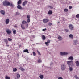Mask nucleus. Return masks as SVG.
Here are the masks:
<instances>
[{
    "label": "nucleus",
    "instance_id": "nucleus-55",
    "mask_svg": "<svg viewBox=\"0 0 79 79\" xmlns=\"http://www.w3.org/2000/svg\"><path fill=\"white\" fill-rule=\"evenodd\" d=\"M36 44H38V43H36Z\"/></svg>",
    "mask_w": 79,
    "mask_h": 79
},
{
    "label": "nucleus",
    "instance_id": "nucleus-1",
    "mask_svg": "<svg viewBox=\"0 0 79 79\" xmlns=\"http://www.w3.org/2000/svg\"><path fill=\"white\" fill-rule=\"evenodd\" d=\"M2 3L3 5L5 6H12V7H14V5L12 3H10L7 0L4 1Z\"/></svg>",
    "mask_w": 79,
    "mask_h": 79
},
{
    "label": "nucleus",
    "instance_id": "nucleus-21",
    "mask_svg": "<svg viewBox=\"0 0 79 79\" xmlns=\"http://www.w3.org/2000/svg\"><path fill=\"white\" fill-rule=\"evenodd\" d=\"M69 60H73V56H70L68 58Z\"/></svg>",
    "mask_w": 79,
    "mask_h": 79
},
{
    "label": "nucleus",
    "instance_id": "nucleus-38",
    "mask_svg": "<svg viewBox=\"0 0 79 79\" xmlns=\"http://www.w3.org/2000/svg\"><path fill=\"white\" fill-rule=\"evenodd\" d=\"M32 53L33 56H35V55H36V53H35V52H33Z\"/></svg>",
    "mask_w": 79,
    "mask_h": 79
},
{
    "label": "nucleus",
    "instance_id": "nucleus-20",
    "mask_svg": "<svg viewBox=\"0 0 79 79\" xmlns=\"http://www.w3.org/2000/svg\"><path fill=\"white\" fill-rule=\"evenodd\" d=\"M39 77L41 79H42L44 78V76H43V75L41 74L40 75Z\"/></svg>",
    "mask_w": 79,
    "mask_h": 79
},
{
    "label": "nucleus",
    "instance_id": "nucleus-22",
    "mask_svg": "<svg viewBox=\"0 0 79 79\" xmlns=\"http://www.w3.org/2000/svg\"><path fill=\"white\" fill-rule=\"evenodd\" d=\"M46 39V37H45V36L44 35H42V39L43 40H45V39Z\"/></svg>",
    "mask_w": 79,
    "mask_h": 79
},
{
    "label": "nucleus",
    "instance_id": "nucleus-27",
    "mask_svg": "<svg viewBox=\"0 0 79 79\" xmlns=\"http://www.w3.org/2000/svg\"><path fill=\"white\" fill-rule=\"evenodd\" d=\"M13 71L14 72H16L17 71V69L16 68H14L13 69Z\"/></svg>",
    "mask_w": 79,
    "mask_h": 79
},
{
    "label": "nucleus",
    "instance_id": "nucleus-23",
    "mask_svg": "<svg viewBox=\"0 0 79 79\" xmlns=\"http://www.w3.org/2000/svg\"><path fill=\"white\" fill-rule=\"evenodd\" d=\"M52 13L53 12L52 11L49 10L48 13V15H52Z\"/></svg>",
    "mask_w": 79,
    "mask_h": 79
},
{
    "label": "nucleus",
    "instance_id": "nucleus-14",
    "mask_svg": "<svg viewBox=\"0 0 79 79\" xmlns=\"http://www.w3.org/2000/svg\"><path fill=\"white\" fill-rule=\"evenodd\" d=\"M9 22H10V20H9V19H7L6 20V24H8L9 23Z\"/></svg>",
    "mask_w": 79,
    "mask_h": 79
},
{
    "label": "nucleus",
    "instance_id": "nucleus-48",
    "mask_svg": "<svg viewBox=\"0 0 79 79\" xmlns=\"http://www.w3.org/2000/svg\"><path fill=\"white\" fill-rule=\"evenodd\" d=\"M53 64V62H51L50 63V66H52V64Z\"/></svg>",
    "mask_w": 79,
    "mask_h": 79
},
{
    "label": "nucleus",
    "instance_id": "nucleus-34",
    "mask_svg": "<svg viewBox=\"0 0 79 79\" xmlns=\"http://www.w3.org/2000/svg\"><path fill=\"white\" fill-rule=\"evenodd\" d=\"M5 79H10V78L8 76H6L5 77Z\"/></svg>",
    "mask_w": 79,
    "mask_h": 79
},
{
    "label": "nucleus",
    "instance_id": "nucleus-19",
    "mask_svg": "<svg viewBox=\"0 0 79 79\" xmlns=\"http://www.w3.org/2000/svg\"><path fill=\"white\" fill-rule=\"evenodd\" d=\"M77 41L75 40L74 41V43L73 44V45H77Z\"/></svg>",
    "mask_w": 79,
    "mask_h": 79
},
{
    "label": "nucleus",
    "instance_id": "nucleus-6",
    "mask_svg": "<svg viewBox=\"0 0 79 79\" xmlns=\"http://www.w3.org/2000/svg\"><path fill=\"white\" fill-rule=\"evenodd\" d=\"M6 32L7 34H10H10H11V31L9 29H7L6 31Z\"/></svg>",
    "mask_w": 79,
    "mask_h": 79
},
{
    "label": "nucleus",
    "instance_id": "nucleus-49",
    "mask_svg": "<svg viewBox=\"0 0 79 79\" xmlns=\"http://www.w3.org/2000/svg\"><path fill=\"white\" fill-rule=\"evenodd\" d=\"M58 79H63L62 77H59L58 78Z\"/></svg>",
    "mask_w": 79,
    "mask_h": 79
},
{
    "label": "nucleus",
    "instance_id": "nucleus-24",
    "mask_svg": "<svg viewBox=\"0 0 79 79\" xmlns=\"http://www.w3.org/2000/svg\"><path fill=\"white\" fill-rule=\"evenodd\" d=\"M38 63H42V60L40 59L38 60L37 61Z\"/></svg>",
    "mask_w": 79,
    "mask_h": 79
},
{
    "label": "nucleus",
    "instance_id": "nucleus-5",
    "mask_svg": "<svg viewBox=\"0 0 79 79\" xmlns=\"http://www.w3.org/2000/svg\"><path fill=\"white\" fill-rule=\"evenodd\" d=\"M72 63H74V62L72 60H71L68 61L67 62V63L68 66H71V64Z\"/></svg>",
    "mask_w": 79,
    "mask_h": 79
},
{
    "label": "nucleus",
    "instance_id": "nucleus-41",
    "mask_svg": "<svg viewBox=\"0 0 79 79\" xmlns=\"http://www.w3.org/2000/svg\"><path fill=\"white\" fill-rule=\"evenodd\" d=\"M74 62H72V63H71V66H74V64L73 63Z\"/></svg>",
    "mask_w": 79,
    "mask_h": 79
},
{
    "label": "nucleus",
    "instance_id": "nucleus-51",
    "mask_svg": "<svg viewBox=\"0 0 79 79\" xmlns=\"http://www.w3.org/2000/svg\"><path fill=\"white\" fill-rule=\"evenodd\" d=\"M14 27H17V26L15 25V26H14Z\"/></svg>",
    "mask_w": 79,
    "mask_h": 79
},
{
    "label": "nucleus",
    "instance_id": "nucleus-18",
    "mask_svg": "<svg viewBox=\"0 0 79 79\" xmlns=\"http://www.w3.org/2000/svg\"><path fill=\"white\" fill-rule=\"evenodd\" d=\"M26 4H27V1H25L23 3V6H25V5H26Z\"/></svg>",
    "mask_w": 79,
    "mask_h": 79
},
{
    "label": "nucleus",
    "instance_id": "nucleus-10",
    "mask_svg": "<svg viewBox=\"0 0 79 79\" xmlns=\"http://www.w3.org/2000/svg\"><path fill=\"white\" fill-rule=\"evenodd\" d=\"M4 42H5L6 44V45L8 44V40L6 39H5L3 40Z\"/></svg>",
    "mask_w": 79,
    "mask_h": 79
},
{
    "label": "nucleus",
    "instance_id": "nucleus-12",
    "mask_svg": "<svg viewBox=\"0 0 79 79\" xmlns=\"http://www.w3.org/2000/svg\"><path fill=\"white\" fill-rule=\"evenodd\" d=\"M17 8L19 10H21V9H22V7H21V5H18V6H17Z\"/></svg>",
    "mask_w": 79,
    "mask_h": 79
},
{
    "label": "nucleus",
    "instance_id": "nucleus-56",
    "mask_svg": "<svg viewBox=\"0 0 79 79\" xmlns=\"http://www.w3.org/2000/svg\"><path fill=\"white\" fill-rule=\"evenodd\" d=\"M58 23H60V22H58Z\"/></svg>",
    "mask_w": 79,
    "mask_h": 79
},
{
    "label": "nucleus",
    "instance_id": "nucleus-57",
    "mask_svg": "<svg viewBox=\"0 0 79 79\" xmlns=\"http://www.w3.org/2000/svg\"><path fill=\"white\" fill-rule=\"evenodd\" d=\"M31 55H32V54H31Z\"/></svg>",
    "mask_w": 79,
    "mask_h": 79
},
{
    "label": "nucleus",
    "instance_id": "nucleus-16",
    "mask_svg": "<svg viewBox=\"0 0 79 79\" xmlns=\"http://www.w3.org/2000/svg\"><path fill=\"white\" fill-rule=\"evenodd\" d=\"M75 63L77 66H79V62L78 61L75 62Z\"/></svg>",
    "mask_w": 79,
    "mask_h": 79
},
{
    "label": "nucleus",
    "instance_id": "nucleus-26",
    "mask_svg": "<svg viewBox=\"0 0 79 79\" xmlns=\"http://www.w3.org/2000/svg\"><path fill=\"white\" fill-rule=\"evenodd\" d=\"M13 31L14 34H16V30H13Z\"/></svg>",
    "mask_w": 79,
    "mask_h": 79
},
{
    "label": "nucleus",
    "instance_id": "nucleus-33",
    "mask_svg": "<svg viewBox=\"0 0 79 79\" xmlns=\"http://www.w3.org/2000/svg\"><path fill=\"white\" fill-rule=\"evenodd\" d=\"M8 40L9 41H10V42H11V41H12V39H11L10 38H8Z\"/></svg>",
    "mask_w": 79,
    "mask_h": 79
},
{
    "label": "nucleus",
    "instance_id": "nucleus-32",
    "mask_svg": "<svg viewBox=\"0 0 79 79\" xmlns=\"http://www.w3.org/2000/svg\"><path fill=\"white\" fill-rule=\"evenodd\" d=\"M20 69L21 71H25V69L23 68H20Z\"/></svg>",
    "mask_w": 79,
    "mask_h": 79
},
{
    "label": "nucleus",
    "instance_id": "nucleus-40",
    "mask_svg": "<svg viewBox=\"0 0 79 79\" xmlns=\"http://www.w3.org/2000/svg\"><path fill=\"white\" fill-rule=\"evenodd\" d=\"M69 10H71V9H72V8H73V7L71 6H70L69 7Z\"/></svg>",
    "mask_w": 79,
    "mask_h": 79
},
{
    "label": "nucleus",
    "instance_id": "nucleus-9",
    "mask_svg": "<svg viewBox=\"0 0 79 79\" xmlns=\"http://www.w3.org/2000/svg\"><path fill=\"white\" fill-rule=\"evenodd\" d=\"M0 13L3 15H5V11L4 10H1L0 11Z\"/></svg>",
    "mask_w": 79,
    "mask_h": 79
},
{
    "label": "nucleus",
    "instance_id": "nucleus-29",
    "mask_svg": "<svg viewBox=\"0 0 79 79\" xmlns=\"http://www.w3.org/2000/svg\"><path fill=\"white\" fill-rule=\"evenodd\" d=\"M58 39L60 40H61L63 39V38L61 37V36H59L58 37Z\"/></svg>",
    "mask_w": 79,
    "mask_h": 79
},
{
    "label": "nucleus",
    "instance_id": "nucleus-42",
    "mask_svg": "<svg viewBox=\"0 0 79 79\" xmlns=\"http://www.w3.org/2000/svg\"><path fill=\"white\" fill-rule=\"evenodd\" d=\"M27 22L29 23L30 22V19H27Z\"/></svg>",
    "mask_w": 79,
    "mask_h": 79
},
{
    "label": "nucleus",
    "instance_id": "nucleus-13",
    "mask_svg": "<svg viewBox=\"0 0 79 79\" xmlns=\"http://www.w3.org/2000/svg\"><path fill=\"white\" fill-rule=\"evenodd\" d=\"M21 3H22V1L21 0H19L17 2V5H20L21 4Z\"/></svg>",
    "mask_w": 79,
    "mask_h": 79
},
{
    "label": "nucleus",
    "instance_id": "nucleus-4",
    "mask_svg": "<svg viewBox=\"0 0 79 79\" xmlns=\"http://www.w3.org/2000/svg\"><path fill=\"white\" fill-rule=\"evenodd\" d=\"M69 27L70 30L74 29V26L72 24H70L69 26Z\"/></svg>",
    "mask_w": 79,
    "mask_h": 79
},
{
    "label": "nucleus",
    "instance_id": "nucleus-15",
    "mask_svg": "<svg viewBox=\"0 0 79 79\" xmlns=\"http://www.w3.org/2000/svg\"><path fill=\"white\" fill-rule=\"evenodd\" d=\"M21 27L22 29H23V30H24L25 29H26V28L24 26V25L21 24Z\"/></svg>",
    "mask_w": 79,
    "mask_h": 79
},
{
    "label": "nucleus",
    "instance_id": "nucleus-8",
    "mask_svg": "<svg viewBox=\"0 0 79 79\" xmlns=\"http://www.w3.org/2000/svg\"><path fill=\"white\" fill-rule=\"evenodd\" d=\"M49 21V20L47 19H45L43 20V22L44 23H46Z\"/></svg>",
    "mask_w": 79,
    "mask_h": 79
},
{
    "label": "nucleus",
    "instance_id": "nucleus-54",
    "mask_svg": "<svg viewBox=\"0 0 79 79\" xmlns=\"http://www.w3.org/2000/svg\"><path fill=\"white\" fill-rule=\"evenodd\" d=\"M37 12H38V13H39V11H37Z\"/></svg>",
    "mask_w": 79,
    "mask_h": 79
},
{
    "label": "nucleus",
    "instance_id": "nucleus-25",
    "mask_svg": "<svg viewBox=\"0 0 79 79\" xmlns=\"http://www.w3.org/2000/svg\"><path fill=\"white\" fill-rule=\"evenodd\" d=\"M69 37H70V38H71V39H73V35L72 34L69 35Z\"/></svg>",
    "mask_w": 79,
    "mask_h": 79
},
{
    "label": "nucleus",
    "instance_id": "nucleus-44",
    "mask_svg": "<svg viewBox=\"0 0 79 79\" xmlns=\"http://www.w3.org/2000/svg\"><path fill=\"white\" fill-rule=\"evenodd\" d=\"M76 18H79V14H77L76 16Z\"/></svg>",
    "mask_w": 79,
    "mask_h": 79
},
{
    "label": "nucleus",
    "instance_id": "nucleus-43",
    "mask_svg": "<svg viewBox=\"0 0 79 79\" xmlns=\"http://www.w3.org/2000/svg\"><path fill=\"white\" fill-rule=\"evenodd\" d=\"M48 24L49 26H52V23L50 22L48 23Z\"/></svg>",
    "mask_w": 79,
    "mask_h": 79
},
{
    "label": "nucleus",
    "instance_id": "nucleus-46",
    "mask_svg": "<svg viewBox=\"0 0 79 79\" xmlns=\"http://www.w3.org/2000/svg\"><path fill=\"white\" fill-rule=\"evenodd\" d=\"M49 7L51 9H53V7L51 6H49Z\"/></svg>",
    "mask_w": 79,
    "mask_h": 79
},
{
    "label": "nucleus",
    "instance_id": "nucleus-37",
    "mask_svg": "<svg viewBox=\"0 0 79 79\" xmlns=\"http://www.w3.org/2000/svg\"><path fill=\"white\" fill-rule=\"evenodd\" d=\"M37 52L38 53V55H41V54H40V52H39V51L37 50Z\"/></svg>",
    "mask_w": 79,
    "mask_h": 79
},
{
    "label": "nucleus",
    "instance_id": "nucleus-11",
    "mask_svg": "<svg viewBox=\"0 0 79 79\" xmlns=\"http://www.w3.org/2000/svg\"><path fill=\"white\" fill-rule=\"evenodd\" d=\"M24 53H29V50L28 49H25L23 50Z\"/></svg>",
    "mask_w": 79,
    "mask_h": 79
},
{
    "label": "nucleus",
    "instance_id": "nucleus-17",
    "mask_svg": "<svg viewBox=\"0 0 79 79\" xmlns=\"http://www.w3.org/2000/svg\"><path fill=\"white\" fill-rule=\"evenodd\" d=\"M69 71H70V72H71V71H73V69L72 67L69 66Z\"/></svg>",
    "mask_w": 79,
    "mask_h": 79
},
{
    "label": "nucleus",
    "instance_id": "nucleus-45",
    "mask_svg": "<svg viewBox=\"0 0 79 79\" xmlns=\"http://www.w3.org/2000/svg\"><path fill=\"white\" fill-rule=\"evenodd\" d=\"M65 31L66 32H69V31L67 29H65Z\"/></svg>",
    "mask_w": 79,
    "mask_h": 79
},
{
    "label": "nucleus",
    "instance_id": "nucleus-7",
    "mask_svg": "<svg viewBox=\"0 0 79 79\" xmlns=\"http://www.w3.org/2000/svg\"><path fill=\"white\" fill-rule=\"evenodd\" d=\"M49 43H50V40H48L47 42H45V44L47 46H48V45H49Z\"/></svg>",
    "mask_w": 79,
    "mask_h": 79
},
{
    "label": "nucleus",
    "instance_id": "nucleus-3",
    "mask_svg": "<svg viewBox=\"0 0 79 79\" xmlns=\"http://www.w3.org/2000/svg\"><path fill=\"white\" fill-rule=\"evenodd\" d=\"M60 55L61 56H64V55H68V52H61L60 53Z\"/></svg>",
    "mask_w": 79,
    "mask_h": 79
},
{
    "label": "nucleus",
    "instance_id": "nucleus-30",
    "mask_svg": "<svg viewBox=\"0 0 79 79\" xmlns=\"http://www.w3.org/2000/svg\"><path fill=\"white\" fill-rule=\"evenodd\" d=\"M17 79H19V78L20 77V75H19V74H17Z\"/></svg>",
    "mask_w": 79,
    "mask_h": 79
},
{
    "label": "nucleus",
    "instance_id": "nucleus-2",
    "mask_svg": "<svg viewBox=\"0 0 79 79\" xmlns=\"http://www.w3.org/2000/svg\"><path fill=\"white\" fill-rule=\"evenodd\" d=\"M61 69L62 71H64L66 69V65L64 64H63L61 65Z\"/></svg>",
    "mask_w": 79,
    "mask_h": 79
},
{
    "label": "nucleus",
    "instance_id": "nucleus-39",
    "mask_svg": "<svg viewBox=\"0 0 79 79\" xmlns=\"http://www.w3.org/2000/svg\"><path fill=\"white\" fill-rule=\"evenodd\" d=\"M27 18L28 19H30V15H27Z\"/></svg>",
    "mask_w": 79,
    "mask_h": 79
},
{
    "label": "nucleus",
    "instance_id": "nucleus-36",
    "mask_svg": "<svg viewBox=\"0 0 79 79\" xmlns=\"http://www.w3.org/2000/svg\"><path fill=\"white\" fill-rule=\"evenodd\" d=\"M64 11L65 12H67V11H68V10L67 9H65L64 10Z\"/></svg>",
    "mask_w": 79,
    "mask_h": 79
},
{
    "label": "nucleus",
    "instance_id": "nucleus-28",
    "mask_svg": "<svg viewBox=\"0 0 79 79\" xmlns=\"http://www.w3.org/2000/svg\"><path fill=\"white\" fill-rule=\"evenodd\" d=\"M19 12H16V14H15V16H17L18 15H19Z\"/></svg>",
    "mask_w": 79,
    "mask_h": 79
},
{
    "label": "nucleus",
    "instance_id": "nucleus-53",
    "mask_svg": "<svg viewBox=\"0 0 79 79\" xmlns=\"http://www.w3.org/2000/svg\"><path fill=\"white\" fill-rule=\"evenodd\" d=\"M7 47H9V45H7Z\"/></svg>",
    "mask_w": 79,
    "mask_h": 79
},
{
    "label": "nucleus",
    "instance_id": "nucleus-50",
    "mask_svg": "<svg viewBox=\"0 0 79 79\" xmlns=\"http://www.w3.org/2000/svg\"><path fill=\"white\" fill-rule=\"evenodd\" d=\"M26 26H27V27H28V26H29V25H28V24H27Z\"/></svg>",
    "mask_w": 79,
    "mask_h": 79
},
{
    "label": "nucleus",
    "instance_id": "nucleus-35",
    "mask_svg": "<svg viewBox=\"0 0 79 79\" xmlns=\"http://www.w3.org/2000/svg\"><path fill=\"white\" fill-rule=\"evenodd\" d=\"M74 77L76 79H79V77H77V75L75 76Z\"/></svg>",
    "mask_w": 79,
    "mask_h": 79
},
{
    "label": "nucleus",
    "instance_id": "nucleus-47",
    "mask_svg": "<svg viewBox=\"0 0 79 79\" xmlns=\"http://www.w3.org/2000/svg\"><path fill=\"white\" fill-rule=\"evenodd\" d=\"M47 30V29L46 28L43 29L42 31H45Z\"/></svg>",
    "mask_w": 79,
    "mask_h": 79
},
{
    "label": "nucleus",
    "instance_id": "nucleus-52",
    "mask_svg": "<svg viewBox=\"0 0 79 79\" xmlns=\"http://www.w3.org/2000/svg\"><path fill=\"white\" fill-rule=\"evenodd\" d=\"M21 46V45H20L19 46V48H20Z\"/></svg>",
    "mask_w": 79,
    "mask_h": 79
},
{
    "label": "nucleus",
    "instance_id": "nucleus-31",
    "mask_svg": "<svg viewBox=\"0 0 79 79\" xmlns=\"http://www.w3.org/2000/svg\"><path fill=\"white\" fill-rule=\"evenodd\" d=\"M26 23H27V22L23 20L22 22V24H26Z\"/></svg>",
    "mask_w": 79,
    "mask_h": 79
}]
</instances>
